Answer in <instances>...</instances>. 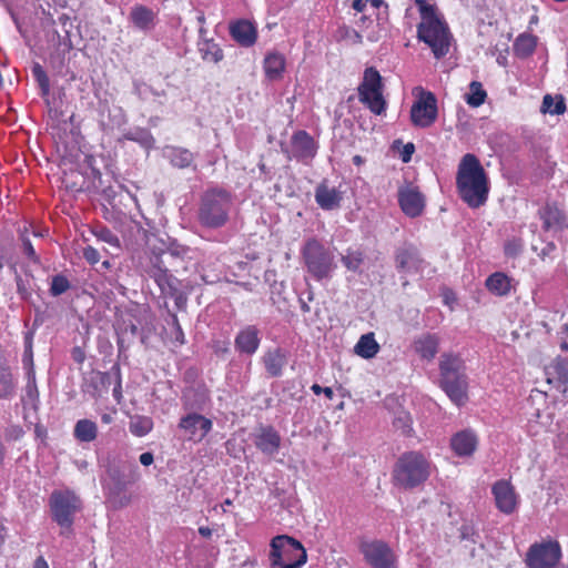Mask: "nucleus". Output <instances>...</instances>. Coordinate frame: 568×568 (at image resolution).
I'll return each mask as SVG.
<instances>
[{"mask_svg": "<svg viewBox=\"0 0 568 568\" xmlns=\"http://www.w3.org/2000/svg\"><path fill=\"white\" fill-rule=\"evenodd\" d=\"M170 270H175V265L169 261L164 252L162 250L160 252L152 251L151 255L149 256V262L144 268L148 276Z\"/></svg>", "mask_w": 568, "mask_h": 568, "instance_id": "a19ab883", "label": "nucleus"}, {"mask_svg": "<svg viewBox=\"0 0 568 568\" xmlns=\"http://www.w3.org/2000/svg\"><path fill=\"white\" fill-rule=\"evenodd\" d=\"M18 381L8 361L0 357V399L11 400L17 394Z\"/></svg>", "mask_w": 568, "mask_h": 568, "instance_id": "7c9ffc66", "label": "nucleus"}, {"mask_svg": "<svg viewBox=\"0 0 568 568\" xmlns=\"http://www.w3.org/2000/svg\"><path fill=\"white\" fill-rule=\"evenodd\" d=\"M254 445L263 454L274 456L281 447V436L273 426H265L255 436Z\"/></svg>", "mask_w": 568, "mask_h": 568, "instance_id": "c756f323", "label": "nucleus"}, {"mask_svg": "<svg viewBox=\"0 0 568 568\" xmlns=\"http://www.w3.org/2000/svg\"><path fill=\"white\" fill-rule=\"evenodd\" d=\"M26 396L33 404L39 402V392L36 383L34 371L27 372Z\"/></svg>", "mask_w": 568, "mask_h": 568, "instance_id": "bf43d9fd", "label": "nucleus"}, {"mask_svg": "<svg viewBox=\"0 0 568 568\" xmlns=\"http://www.w3.org/2000/svg\"><path fill=\"white\" fill-rule=\"evenodd\" d=\"M491 494L500 513L510 515L516 510L518 505L517 494L510 481L506 479L497 480L491 487Z\"/></svg>", "mask_w": 568, "mask_h": 568, "instance_id": "4be33fe9", "label": "nucleus"}, {"mask_svg": "<svg viewBox=\"0 0 568 568\" xmlns=\"http://www.w3.org/2000/svg\"><path fill=\"white\" fill-rule=\"evenodd\" d=\"M99 434L95 422L83 418L79 419L73 427V437L79 443H91L97 439Z\"/></svg>", "mask_w": 568, "mask_h": 568, "instance_id": "c9c22d12", "label": "nucleus"}, {"mask_svg": "<svg viewBox=\"0 0 568 568\" xmlns=\"http://www.w3.org/2000/svg\"><path fill=\"white\" fill-rule=\"evenodd\" d=\"M166 324L171 327V338L176 345H183L185 343V336L183 329L179 323V318L174 312L168 311Z\"/></svg>", "mask_w": 568, "mask_h": 568, "instance_id": "3c124183", "label": "nucleus"}, {"mask_svg": "<svg viewBox=\"0 0 568 568\" xmlns=\"http://www.w3.org/2000/svg\"><path fill=\"white\" fill-rule=\"evenodd\" d=\"M422 262L419 250L412 242H403L394 251L395 268L399 274L417 272Z\"/></svg>", "mask_w": 568, "mask_h": 568, "instance_id": "6ab92c4d", "label": "nucleus"}, {"mask_svg": "<svg viewBox=\"0 0 568 568\" xmlns=\"http://www.w3.org/2000/svg\"><path fill=\"white\" fill-rule=\"evenodd\" d=\"M57 38V51H61V52H69L70 50H72L73 48V44H72V41H71V37H70V31L69 30H65V33L64 36H61L58 31H54L53 32V39L52 41H54Z\"/></svg>", "mask_w": 568, "mask_h": 568, "instance_id": "680f3d73", "label": "nucleus"}, {"mask_svg": "<svg viewBox=\"0 0 568 568\" xmlns=\"http://www.w3.org/2000/svg\"><path fill=\"white\" fill-rule=\"evenodd\" d=\"M549 369L552 371L551 374L556 376L560 384H568V358L557 356L550 364Z\"/></svg>", "mask_w": 568, "mask_h": 568, "instance_id": "603ef678", "label": "nucleus"}, {"mask_svg": "<svg viewBox=\"0 0 568 568\" xmlns=\"http://www.w3.org/2000/svg\"><path fill=\"white\" fill-rule=\"evenodd\" d=\"M438 386L457 407L468 402V376L464 359L454 353H443L438 363Z\"/></svg>", "mask_w": 568, "mask_h": 568, "instance_id": "20e7f679", "label": "nucleus"}, {"mask_svg": "<svg viewBox=\"0 0 568 568\" xmlns=\"http://www.w3.org/2000/svg\"><path fill=\"white\" fill-rule=\"evenodd\" d=\"M123 140L135 142L145 150H151L155 146V139L146 128H131L123 133L122 138L119 139V142Z\"/></svg>", "mask_w": 568, "mask_h": 568, "instance_id": "f704fd0d", "label": "nucleus"}, {"mask_svg": "<svg viewBox=\"0 0 568 568\" xmlns=\"http://www.w3.org/2000/svg\"><path fill=\"white\" fill-rule=\"evenodd\" d=\"M416 4L418 6L423 21H428V19H439L436 16L435 8L426 0H416Z\"/></svg>", "mask_w": 568, "mask_h": 568, "instance_id": "338daca9", "label": "nucleus"}, {"mask_svg": "<svg viewBox=\"0 0 568 568\" xmlns=\"http://www.w3.org/2000/svg\"><path fill=\"white\" fill-rule=\"evenodd\" d=\"M379 348V344L376 342L374 333L369 332L359 337L358 342L354 346V352L362 358L371 359L376 356Z\"/></svg>", "mask_w": 568, "mask_h": 568, "instance_id": "ea45409f", "label": "nucleus"}, {"mask_svg": "<svg viewBox=\"0 0 568 568\" xmlns=\"http://www.w3.org/2000/svg\"><path fill=\"white\" fill-rule=\"evenodd\" d=\"M133 93L142 101L146 100L150 93H155V90L142 81H133Z\"/></svg>", "mask_w": 568, "mask_h": 568, "instance_id": "69168bd1", "label": "nucleus"}, {"mask_svg": "<svg viewBox=\"0 0 568 568\" xmlns=\"http://www.w3.org/2000/svg\"><path fill=\"white\" fill-rule=\"evenodd\" d=\"M162 155L171 166L179 170L191 169L193 172L197 171L195 163V154L186 148L178 145H165L162 149Z\"/></svg>", "mask_w": 568, "mask_h": 568, "instance_id": "b1692460", "label": "nucleus"}, {"mask_svg": "<svg viewBox=\"0 0 568 568\" xmlns=\"http://www.w3.org/2000/svg\"><path fill=\"white\" fill-rule=\"evenodd\" d=\"M417 37L429 45L436 59L444 58L449 51L452 34L448 26L440 19L422 21L417 27Z\"/></svg>", "mask_w": 568, "mask_h": 568, "instance_id": "1a4fd4ad", "label": "nucleus"}, {"mask_svg": "<svg viewBox=\"0 0 568 568\" xmlns=\"http://www.w3.org/2000/svg\"><path fill=\"white\" fill-rule=\"evenodd\" d=\"M402 146V151L399 152L400 160L404 163H408L412 160V156L415 152V144L413 142H408L406 144H403L402 140H395L392 144V149L396 150Z\"/></svg>", "mask_w": 568, "mask_h": 568, "instance_id": "052dcab7", "label": "nucleus"}, {"mask_svg": "<svg viewBox=\"0 0 568 568\" xmlns=\"http://www.w3.org/2000/svg\"><path fill=\"white\" fill-rule=\"evenodd\" d=\"M105 478L133 486L141 478L139 466L133 458L126 455H109L103 464Z\"/></svg>", "mask_w": 568, "mask_h": 568, "instance_id": "9d476101", "label": "nucleus"}, {"mask_svg": "<svg viewBox=\"0 0 568 568\" xmlns=\"http://www.w3.org/2000/svg\"><path fill=\"white\" fill-rule=\"evenodd\" d=\"M20 237L22 242L23 254L34 263L39 262V256L37 255L30 239L24 233H21Z\"/></svg>", "mask_w": 568, "mask_h": 568, "instance_id": "774afa93", "label": "nucleus"}, {"mask_svg": "<svg viewBox=\"0 0 568 568\" xmlns=\"http://www.w3.org/2000/svg\"><path fill=\"white\" fill-rule=\"evenodd\" d=\"M101 486L105 504L113 510H119L128 507L132 501V494L130 491V485H124L119 481L109 480L101 478Z\"/></svg>", "mask_w": 568, "mask_h": 568, "instance_id": "a211bd4d", "label": "nucleus"}, {"mask_svg": "<svg viewBox=\"0 0 568 568\" xmlns=\"http://www.w3.org/2000/svg\"><path fill=\"white\" fill-rule=\"evenodd\" d=\"M314 196L316 204L324 211L339 209L343 201V192L335 186H329L326 179L317 184Z\"/></svg>", "mask_w": 568, "mask_h": 568, "instance_id": "bb28decb", "label": "nucleus"}, {"mask_svg": "<svg viewBox=\"0 0 568 568\" xmlns=\"http://www.w3.org/2000/svg\"><path fill=\"white\" fill-rule=\"evenodd\" d=\"M129 21L138 30L148 33L152 31L158 22V13L144 4H134L129 13Z\"/></svg>", "mask_w": 568, "mask_h": 568, "instance_id": "cd10ccee", "label": "nucleus"}, {"mask_svg": "<svg viewBox=\"0 0 568 568\" xmlns=\"http://www.w3.org/2000/svg\"><path fill=\"white\" fill-rule=\"evenodd\" d=\"M182 406L189 412H202L211 403V393L204 383L186 387L181 397Z\"/></svg>", "mask_w": 568, "mask_h": 568, "instance_id": "412c9836", "label": "nucleus"}, {"mask_svg": "<svg viewBox=\"0 0 568 568\" xmlns=\"http://www.w3.org/2000/svg\"><path fill=\"white\" fill-rule=\"evenodd\" d=\"M97 114L99 126L106 134L128 122L125 111L119 105L111 104L106 99L99 100Z\"/></svg>", "mask_w": 568, "mask_h": 568, "instance_id": "dca6fc26", "label": "nucleus"}, {"mask_svg": "<svg viewBox=\"0 0 568 568\" xmlns=\"http://www.w3.org/2000/svg\"><path fill=\"white\" fill-rule=\"evenodd\" d=\"M92 233L99 241L108 243L109 245L118 248L120 247L119 237L108 226L102 224L95 225L92 229Z\"/></svg>", "mask_w": 568, "mask_h": 568, "instance_id": "5fc2aeb1", "label": "nucleus"}, {"mask_svg": "<svg viewBox=\"0 0 568 568\" xmlns=\"http://www.w3.org/2000/svg\"><path fill=\"white\" fill-rule=\"evenodd\" d=\"M524 251V242L519 237L507 240L504 245V254L507 257L516 258Z\"/></svg>", "mask_w": 568, "mask_h": 568, "instance_id": "4d7b16f0", "label": "nucleus"}, {"mask_svg": "<svg viewBox=\"0 0 568 568\" xmlns=\"http://www.w3.org/2000/svg\"><path fill=\"white\" fill-rule=\"evenodd\" d=\"M112 382V372H100L92 369L82 374L80 388L84 396H89L90 398L98 400L102 398L105 393H108Z\"/></svg>", "mask_w": 568, "mask_h": 568, "instance_id": "f3484780", "label": "nucleus"}, {"mask_svg": "<svg viewBox=\"0 0 568 568\" xmlns=\"http://www.w3.org/2000/svg\"><path fill=\"white\" fill-rule=\"evenodd\" d=\"M129 428L133 435L143 437L152 430L153 420L148 416H135L131 419Z\"/></svg>", "mask_w": 568, "mask_h": 568, "instance_id": "8fccbe9b", "label": "nucleus"}, {"mask_svg": "<svg viewBox=\"0 0 568 568\" xmlns=\"http://www.w3.org/2000/svg\"><path fill=\"white\" fill-rule=\"evenodd\" d=\"M566 100L564 95L558 94L555 98L550 94H546L542 99L540 111L542 113H549L551 115H561L566 112Z\"/></svg>", "mask_w": 568, "mask_h": 568, "instance_id": "49530a36", "label": "nucleus"}, {"mask_svg": "<svg viewBox=\"0 0 568 568\" xmlns=\"http://www.w3.org/2000/svg\"><path fill=\"white\" fill-rule=\"evenodd\" d=\"M280 145L287 160L294 159L304 164H310L318 150V143L305 130H297L292 134L290 146L284 142Z\"/></svg>", "mask_w": 568, "mask_h": 568, "instance_id": "9b49d317", "label": "nucleus"}, {"mask_svg": "<svg viewBox=\"0 0 568 568\" xmlns=\"http://www.w3.org/2000/svg\"><path fill=\"white\" fill-rule=\"evenodd\" d=\"M17 293L22 301H29L31 298V291L29 281L23 278L21 275L16 274Z\"/></svg>", "mask_w": 568, "mask_h": 568, "instance_id": "e2e57ef3", "label": "nucleus"}, {"mask_svg": "<svg viewBox=\"0 0 568 568\" xmlns=\"http://www.w3.org/2000/svg\"><path fill=\"white\" fill-rule=\"evenodd\" d=\"M49 506L52 520L61 528L62 536L72 532L74 516L82 508V501L70 489L53 490L49 497Z\"/></svg>", "mask_w": 568, "mask_h": 568, "instance_id": "0eeeda50", "label": "nucleus"}, {"mask_svg": "<svg viewBox=\"0 0 568 568\" xmlns=\"http://www.w3.org/2000/svg\"><path fill=\"white\" fill-rule=\"evenodd\" d=\"M456 186L459 197L471 209L484 205L488 199L487 174L475 154H465L458 165Z\"/></svg>", "mask_w": 568, "mask_h": 568, "instance_id": "f03ea898", "label": "nucleus"}, {"mask_svg": "<svg viewBox=\"0 0 568 568\" xmlns=\"http://www.w3.org/2000/svg\"><path fill=\"white\" fill-rule=\"evenodd\" d=\"M538 38L531 33L519 34L513 44L514 54L519 59H527L536 50Z\"/></svg>", "mask_w": 568, "mask_h": 568, "instance_id": "e433bc0d", "label": "nucleus"}, {"mask_svg": "<svg viewBox=\"0 0 568 568\" xmlns=\"http://www.w3.org/2000/svg\"><path fill=\"white\" fill-rule=\"evenodd\" d=\"M263 363L270 376L280 377L283 374V367L287 363L286 354L282 348L277 347L264 355Z\"/></svg>", "mask_w": 568, "mask_h": 568, "instance_id": "72a5a7b5", "label": "nucleus"}, {"mask_svg": "<svg viewBox=\"0 0 568 568\" xmlns=\"http://www.w3.org/2000/svg\"><path fill=\"white\" fill-rule=\"evenodd\" d=\"M538 215L542 221L544 231L562 232L568 230V216L556 203H547L538 211Z\"/></svg>", "mask_w": 568, "mask_h": 568, "instance_id": "a878e982", "label": "nucleus"}, {"mask_svg": "<svg viewBox=\"0 0 568 568\" xmlns=\"http://www.w3.org/2000/svg\"><path fill=\"white\" fill-rule=\"evenodd\" d=\"M111 371L114 377L113 397L118 403H120L122 399V379L120 366L115 364L112 366Z\"/></svg>", "mask_w": 568, "mask_h": 568, "instance_id": "0e129e2a", "label": "nucleus"}, {"mask_svg": "<svg viewBox=\"0 0 568 568\" xmlns=\"http://www.w3.org/2000/svg\"><path fill=\"white\" fill-rule=\"evenodd\" d=\"M440 337L435 333H423L415 337L413 348L423 361H433L439 351Z\"/></svg>", "mask_w": 568, "mask_h": 568, "instance_id": "c85d7f7f", "label": "nucleus"}, {"mask_svg": "<svg viewBox=\"0 0 568 568\" xmlns=\"http://www.w3.org/2000/svg\"><path fill=\"white\" fill-rule=\"evenodd\" d=\"M172 271L173 270L162 272L159 274L155 273L154 275L149 276L156 283L161 293L164 296L174 293L176 291V287L181 286V281L172 274Z\"/></svg>", "mask_w": 568, "mask_h": 568, "instance_id": "c03bdc74", "label": "nucleus"}, {"mask_svg": "<svg viewBox=\"0 0 568 568\" xmlns=\"http://www.w3.org/2000/svg\"><path fill=\"white\" fill-rule=\"evenodd\" d=\"M178 428L189 440L200 443L212 430L213 422L197 412H189L180 418Z\"/></svg>", "mask_w": 568, "mask_h": 568, "instance_id": "4468645a", "label": "nucleus"}, {"mask_svg": "<svg viewBox=\"0 0 568 568\" xmlns=\"http://www.w3.org/2000/svg\"><path fill=\"white\" fill-rule=\"evenodd\" d=\"M359 551L372 568H398L397 555L384 540L363 541Z\"/></svg>", "mask_w": 568, "mask_h": 568, "instance_id": "f8f14e48", "label": "nucleus"}, {"mask_svg": "<svg viewBox=\"0 0 568 568\" xmlns=\"http://www.w3.org/2000/svg\"><path fill=\"white\" fill-rule=\"evenodd\" d=\"M487 290L497 296H506L510 293L511 278L505 273L495 272L486 280Z\"/></svg>", "mask_w": 568, "mask_h": 568, "instance_id": "4c0bfd02", "label": "nucleus"}, {"mask_svg": "<svg viewBox=\"0 0 568 568\" xmlns=\"http://www.w3.org/2000/svg\"><path fill=\"white\" fill-rule=\"evenodd\" d=\"M432 474L430 460L418 450L404 452L398 456L392 469L394 487L410 491L425 485Z\"/></svg>", "mask_w": 568, "mask_h": 568, "instance_id": "7ed1b4c3", "label": "nucleus"}, {"mask_svg": "<svg viewBox=\"0 0 568 568\" xmlns=\"http://www.w3.org/2000/svg\"><path fill=\"white\" fill-rule=\"evenodd\" d=\"M561 558L558 541L549 540L532 544L526 554L525 562L528 568H555Z\"/></svg>", "mask_w": 568, "mask_h": 568, "instance_id": "ddd939ff", "label": "nucleus"}, {"mask_svg": "<svg viewBox=\"0 0 568 568\" xmlns=\"http://www.w3.org/2000/svg\"><path fill=\"white\" fill-rule=\"evenodd\" d=\"M450 446L457 456L467 457L474 454L477 447V437L470 430H463L452 437Z\"/></svg>", "mask_w": 568, "mask_h": 568, "instance_id": "2f4dec72", "label": "nucleus"}, {"mask_svg": "<svg viewBox=\"0 0 568 568\" xmlns=\"http://www.w3.org/2000/svg\"><path fill=\"white\" fill-rule=\"evenodd\" d=\"M301 257L307 273L317 282L329 281L337 267L332 250L315 237L304 242Z\"/></svg>", "mask_w": 568, "mask_h": 568, "instance_id": "39448f33", "label": "nucleus"}, {"mask_svg": "<svg viewBox=\"0 0 568 568\" xmlns=\"http://www.w3.org/2000/svg\"><path fill=\"white\" fill-rule=\"evenodd\" d=\"M31 73L39 85L41 97H48L50 93V80L43 67L39 62H33Z\"/></svg>", "mask_w": 568, "mask_h": 568, "instance_id": "09e8293b", "label": "nucleus"}, {"mask_svg": "<svg viewBox=\"0 0 568 568\" xmlns=\"http://www.w3.org/2000/svg\"><path fill=\"white\" fill-rule=\"evenodd\" d=\"M164 248L162 250L168 258H172L173 261L184 262L185 260L192 258V253L194 252L187 245L181 244L176 239L169 237L168 242L164 243Z\"/></svg>", "mask_w": 568, "mask_h": 568, "instance_id": "58836bf2", "label": "nucleus"}, {"mask_svg": "<svg viewBox=\"0 0 568 568\" xmlns=\"http://www.w3.org/2000/svg\"><path fill=\"white\" fill-rule=\"evenodd\" d=\"M199 52L204 61L219 63L224 59L223 50L213 39H202L197 42Z\"/></svg>", "mask_w": 568, "mask_h": 568, "instance_id": "79ce46f5", "label": "nucleus"}, {"mask_svg": "<svg viewBox=\"0 0 568 568\" xmlns=\"http://www.w3.org/2000/svg\"><path fill=\"white\" fill-rule=\"evenodd\" d=\"M234 209V194L219 184H209L200 194L196 210L197 223L207 230L224 227Z\"/></svg>", "mask_w": 568, "mask_h": 568, "instance_id": "f257e3e1", "label": "nucleus"}, {"mask_svg": "<svg viewBox=\"0 0 568 568\" xmlns=\"http://www.w3.org/2000/svg\"><path fill=\"white\" fill-rule=\"evenodd\" d=\"M487 98L483 84L478 81H471L469 84V92L465 94L466 103L471 108L480 106Z\"/></svg>", "mask_w": 568, "mask_h": 568, "instance_id": "de8ad7c7", "label": "nucleus"}, {"mask_svg": "<svg viewBox=\"0 0 568 568\" xmlns=\"http://www.w3.org/2000/svg\"><path fill=\"white\" fill-rule=\"evenodd\" d=\"M270 547L271 568H301L307 561L304 546L294 537L276 536L272 539Z\"/></svg>", "mask_w": 568, "mask_h": 568, "instance_id": "423d86ee", "label": "nucleus"}, {"mask_svg": "<svg viewBox=\"0 0 568 568\" xmlns=\"http://www.w3.org/2000/svg\"><path fill=\"white\" fill-rule=\"evenodd\" d=\"M71 287L70 281L63 274H57L52 277L49 293L51 296H60Z\"/></svg>", "mask_w": 568, "mask_h": 568, "instance_id": "6e6d98bb", "label": "nucleus"}, {"mask_svg": "<svg viewBox=\"0 0 568 568\" xmlns=\"http://www.w3.org/2000/svg\"><path fill=\"white\" fill-rule=\"evenodd\" d=\"M397 200L403 213L412 219L418 217L425 210V196L417 186L399 187Z\"/></svg>", "mask_w": 568, "mask_h": 568, "instance_id": "aec40b11", "label": "nucleus"}, {"mask_svg": "<svg viewBox=\"0 0 568 568\" xmlns=\"http://www.w3.org/2000/svg\"><path fill=\"white\" fill-rule=\"evenodd\" d=\"M437 119V100L432 92L423 93L412 105L410 120L415 126L428 128Z\"/></svg>", "mask_w": 568, "mask_h": 568, "instance_id": "2eb2a0df", "label": "nucleus"}, {"mask_svg": "<svg viewBox=\"0 0 568 568\" xmlns=\"http://www.w3.org/2000/svg\"><path fill=\"white\" fill-rule=\"evenodd\" d=\"M384 83L379 72L374 68H366L363 80L357 88L359 102L375 115L386 112L387 102L383 97Z\"/></svg>", "mask_w": 568, "mask_h": 568, "instance_id": "6e6552de", "label": "nucleus"}, {"mask_svg": "<svg viewBox=\"0 0 568 568\" xmlns=\"http://www.w3.org/2000/svg\"><path fill=\"white\" fill-rule=\"evenodd\" d=\"M261 331L256 325H246L237 332L234 348L240 355L253 356L261 345Z\"/></svg>", "mask_w": 568, "mask_h": 568, "instance_id": "5701e85b", "label": "nucleus"}, {"mask_svg": "<svg viewBox=\"0 0 568 568\" xmlns=\"http://www.w3.org/2000/svg\"><path fill=\"white\" fill-rule=\"evenodd\" d=\"M365 260V253L361 247H348L342 255L341 262L351 272L362 274V264Z\"/></svg>", "mask_w": 568, "mask_h": 568, "instance_id": "37998d69", "label": "nucleus"}, {"mask_svg": "<svg viewBox=\"0 0 568 568\" xmlns=\"http://www.w3.org/2000/svg\"><path fill=\"white\" fill-rule=\"evenodd\" d=\"M231 38L242 48L253 47L257 41L256 26L247 19H239L230 22Z\"/></svg>", "mask_w": 568, "mask_h": 568, "instance_id": "393cba45", "label": "nucleus"}, {"mask_svg": "<svg viewBox=\"0 0 568 568\" xmlns=\"http://www.w3.org/2000/svg\"><path fill=\"white\" fill-rule=\"evenodd\" d=\"M460 540L477 544L480 539L479 531L471 523H464L459 528Z\"/></svg>", "mask_w": 568, "mask_h": 568, "instance_id": "13d9d810", "label": "nucleus"}, {"mask_svg": "<svg viewBox=\"0 0 568 568\" xmlns=\"http://www.w3.org/2000/svg\"><path fill=\"white\" fill-rule=\"evenodd\" d=\"M393 426L396 430H399L406 437H410L414 433L413 418L409 412L403 407H398L394 412Z\"/></svg>", "mask_w": 568, "mask_h": 568, "instance_id": "a18cd8bd", "label": "nucleus"}, {"mask_svg": "<svg viewBox=\"0 0 568 568\" xmlns=\"http://www.w3.org/2000/svg\"><path fill=\"white\" fill-rule=\"evenodd\" d=\"M32 343H33V332L28 331L24 333V336H23L24 352L22 355V365L27 372L34 371Z\"/></svg>", "mask_w": 568, "mask_h": 568, "instance_id": "864d4df0", "label": "nucleus"}, {"mask_svg": "<svg viewBox=\"0 0 568 568\" xmlns=\"http://www.w3.org/2000/svg\"><path fill=\"white\" fill-rule=\"evenodd\" d=\"M286 60L285 57L277 52H268L263 61V69L267 80L278 81L283 78L285 71Z\"/></svg>", "mask_w": 568, "mask_h": 568, "instance_id": "473e14b6", "label": "nucleus"}]
</instances>
